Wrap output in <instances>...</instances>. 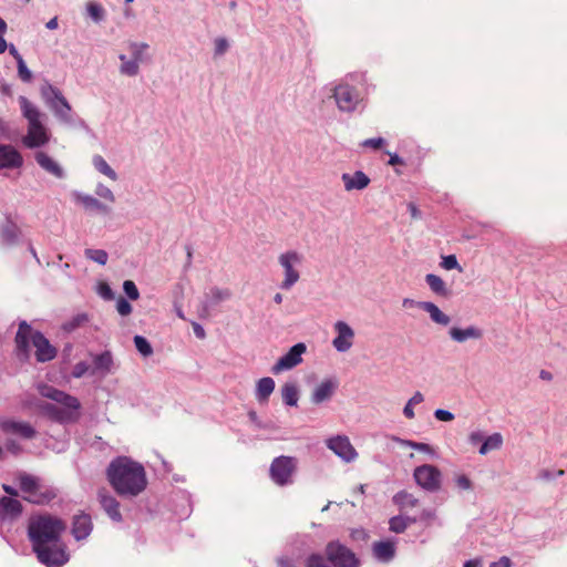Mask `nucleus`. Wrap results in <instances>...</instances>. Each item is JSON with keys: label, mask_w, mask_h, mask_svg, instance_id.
Instances as JSON below:
<instances>
[{"label": "nucleus", "mask_w": 567, "mask_h": 567, "mask_svg": "<svg viewBox=\"0 0 567 567\" xmlns=\"http://www.w3.org/2000/svg\"><path fill=\"white\" fill-rule=\"evenodd\" d=\"M65 524L50 515L33 516L29 523V536L41 563L49 567H60L68 561V555L59 538Z\"/></svg>", "instance_id": "nucleus-1"}, {"label": "nucleus", "mask_w": 567, "mask_h": 567, "mask_svg": "<svg viewBox=\"0 0 567 567\" xmlns=\"http://www.w3.org/2000/svg\"><path fill=\"white\" fill-rule=\"evenodd\" d=\"M107 478L121 496H136L147 485L144 467L127 457H118L109 465Z\"/></svg>", "instance_id": "nucleus-2"}, {"label": "nucleus", "mask_w": 567, "mask_h": 567, "mask_svg": "<svg viewBox=\"0 0 567 567\" xmlns=\"http://www.w3.org/2000/svg\"><path fill=\"white\" fill-rule=\"evenodd\" d=\"M19 104L23 116L28 120V133L23 137L27 147L34 148L47 144L50 133L42 123L40 111L24 96L19 97Z\"/></svg>", "instance_id": "nucleus-3"}, {"label": "nucleus", "mask_w": 567, "mask_h": 567, "mask_svg": "<svg viewBox=\"0 0 567 567\" xmlns=\"http://www.w3.org/2000/svg\"><path fill=\"white\" fill-rule=\"evenodd\" d=\"M29 341L35 348L38 361L44 362L55 357V349L41 333L33 331L27 323H21L16 337L18 350L25 353Z\"/></svg>", "instance_id": "nucleus-4"}, {"label": "nucleus", "mask_w": 567, "mask_h": 567, "mask_svg": "<svg viewBox=\"0 0 567 567\" xmlns=\"http://www.w3.org/2000/svg\"><path fill=\"white\" fill-rule=\"evenodd\" d=\"M14 477L21 491L25 494L24 498L29 502L42 504L55 497L54 489L37 476L18 472Z\"/></svg>", "instance_id": "nucleus-5"}, {"label": "nucleus", "mask_w": 567, "mask_h": 567, "mask_svg": "<svg viewBox=\"0 0 567 567\" xmlns=\"http://www.w3.org/2000/svg\"><path fill=\"white\" fill-rule=\"evenodd\" d=\"M360 80L359 75L349 74L334 87L333 97L339 110L351 112L357 107L360 99L354 83Z\"/></svg>", "instance_id": "nucleus-6"}, {"label": "nucleus", "mask_w": 567, "mask_h": 567, "mask_svg": "<svg viewBox=\"0 0 567 567\" xmlns=\"http://www.w3.org/2000/svg\"><path fill=\"white\" fill-rule=\"evenodd\" d=\"M302 255L296 250H288L278 257V261L284 269L285 279L280 287L290 289L300 278L298 268L302 262Z\"/></svg>", "instance_id": "nucleus-7"}, {"label": "nucleus", "mask_w": 567, "mask_h": 567, "mask_svg": "<svg viewBox=\"0 0 567 567\" xmlns=\"http://www.w3.org/2000/svg\"><path fill=\"white\" fill-rule=\"evenodd\" d=\"M416 484L427 492H436L442 485L441 471L431 464L416 466L413 472Z\"/></svg>", "instance_id": "nucleus-8"}, {"label": "nucleus", "mask_w": 567, "mask_h": 567, "mask_svg": "<svg viewBox=\"0 0 567 567\" xmlns=\"http://www.w3.org/2000/svg\"><path fill=\"white\" fill-rule=\"evenodd\" d=\"M326 554L329 561L336 567H358L359 565L355 555L339 542H330L327 545Z\"/></svg>", "instance_id": "nucleus-9"}, {"label": "nucleus", "mask_w": 567, "mask_h": 567, "mask_svg": "<svg viewBox=\"0 0 567 567\" xmlns=\"http://www.w3.org/2000/svg\"><path fill=\"white\" fill-rule=\"evenodd\" d=\"M326 444L336 455L347 463L358 457V452L346 435H336L327 439Z\"/></svg>", "instance_id": "nucleus-10"}, {"label": "nucleus", "mask_w": 567, "mask_h": 567, "mask_svg": "<svg viewBox=\"0 0 567 567\" xmlns=\"http://www.w3.org/2000/svg\"><path fill=\"white\" fill-rule=\"evenodd\" d=\"M296 467V461L289 456L277 457L270 467L272 480L280 485L287 484Z\"/></svg>", "instance_id": "nucleus-11"}, {"label": "nucleus", "mask_w": 567, "mask_h": 567, "mask_svg": "<svg viewBox=\"0 0 567 567\" xmlns=\"http://www.w3.org/2000/svg\"><path fill=\"white\" fill-rule=\"evenodd\" d=\"M334 331L337 337L332 341L333 347L340 352L348 351L353 344V329L344 321H337L334 323Z\"/></svg>", "instance_id": "nucleus-12"}, {"label": "nucleus", "mask_w": 567, "mask_h": 567, "mask_svg": "<svg viewBox=\"0 0 567 567\" xmlns=\"http://www.w3.org/2000/svg\"><path fill=\"white\" fill-rule=\"evenodd\" d=\"M306 352V346L303 343H297L290 351L278 360L272 367L271 371L275 374L280 373L284 370H289L301 362V355Z\"/></svg>", "instance_id": "nucleus-13"}, {"label": "nucleus", "mask_w": 567, "mask_h": 567, "mask_svg": "<svg viewBox=\"0 0 567 567\" xmlns=\"http://www.w3.org/2000/svg\"><path fill=\"white\" fill-rule=\"evenodd\" d=\"M128 48L132 59L127 60L123 54L120 56L122 61L121 72L125 75L133 76L138 72V62L142 60V53L147 48V45L132 43Z\"/></svg>", "instance_id": "nucleus-14"}, {"label": "nucleus", "mask_w": 567, "mask_h": 567, "mask_svg": "<svg viewBox=\"0 0 567 567\" xmlns=\"http://www.w3.org/2000/svg\"><path fill=\"white\" fill-rule=\"evenodd\" d=\"M0 429L7 435H14L21 439H31L35 434L34 429L29 423L11 419L1 421Z\"/></svg>", "instance_id": "nucleus-15"}, {"label": "nucleus", "mask_w": 567, "mask_h": 567, "mask_svg": "<svg viewBox=\"0 0 567 567\" xmlns=\"http://www.w3.org/2000/svg\"><path fill=\"white\" fill-rule=\"evenodd\" d=\"M22 165L21 154L10 145H0V168H17Z\"/></svg>", "instance_id": "nucleus-16"}, {"label": "nucleus", "mask_w": 567, "mask_h": 567, "mask_svg": "<svg viewBox=\"0 0 567 567\" xmlns=\"http://www.w3.org/2000/svg\"><path fill=\"white\" fill-rule=\"evenodd\" d=\"M341 179L343 182L344 189L348 192L361 190L370 183V178L361 171H357L353 174L344 173L342 174Z\"/></svg>", "instance_id": "nucleus-17"}, {"label": "nucleus", "mask_w": 567, "mask_h": 567, "mask_svg": "<svg viewBox=\"0 0 567 567\" xmlns=\"http://www.w3.org/2000/svg\"><path fill=\"white\" fill-rule=\"evenodd\" d=\"M42 396L49 398L58 403L65 405L69 409H76L79 406V402L75 398H72L65 394L62 391L55 390L51 386H43L40 390Z\"/></svg>", "instance_id": "nucleus-18"}, {"label": "nucleus", "mask_w": 567, "mask_h": 567, "mask_svg": "<svg viewBox=\"0 0 567 567\" xmlns=\"http://www.w3.org/2000/svg\"><path fill=\"white\" fill-rule=\"evenodd\" d=\"M338 388V383L336 380L328 379L322 381L312 393V401L315 403H322L333 395Z\"/></svg>", "instance_id": "nucleus-19"}, {"label": "nucleus", "mask_w": 567, "mask_h": 567, "mask_svg": "<svg viewBox=\"0 0 567 567\" xmlns=\"http://www.w3.org/2000/svg\"><path fill=\"white\" fill-rule=\"evenodd\" d=\"M92 529L91 517L86 514L76 515L73 519L72 533L76 539L85 538Z\"/></svg>", "instance_id": "nucleus-20"}, {"label": "nucleus", "mask_w": 567, "mask_h": 567, "mask_svg": "<svg viewBox=\"0 0 567 567\" xmlns=\"http://www.w3.org/2000/svg\"><path fill=\"white\" fill-rule=\"evenodd\" d=\"M35 161L48 173H50V174H52V175H54L56 177H62L63 176V171L60 167V165L51 156H49L47 153L38 152L35 154Z\"/></svg>", "instance_id": "nucleus-21"}, {"label": "nucleus", "mask_w": 567, "mask_h": 567, "mask_svg": "<svg viewBox=\"0 0 567 567\" xmlns=\"http://www.w3.org/2000/svg\"><path fill=\"white\" fill-rule=\"evenodd\" d=\"M374 556L382 561H389L395 554V542L383 540L373 545Z\"/></svg>", "instance_id": "nucleus-22"}, {"label": "nucleus", "mask_w": 567, "mask_h": 567, "mask_svg": "<svg viewBox=\"0 0 567 567\" xmlns=\"http://www.w3.org/2000/svg\"><path fill=\"white\" fill-rule=\"evenodd\" d=\"M100 503L102 507L105 509V512L109 514V516L114 520L121 519V513H120V504L116 501L115 497L112 495L105 494L103 492L100 493Z\"/></svg>", "instance_id": "nucleus-23"}, {"label": "nucleus", "mask_w": 567, "mask_h": 567, "mask_svg": "<svg viewBox=\"0 0 567 567\" xmlns=\"http://www.w3.org/2000/svg\"><path fill=\"white\" fill-rule=\"evenodd\" d=\"M417 307L421 308L422 310L426 311L434 322H436L439 324H443V326H446L450 323L449 316H446L444 312H442L439 309V307L435 306L434 303L427 302V301H422V302L417 303Z\"/></svg>", "instance_id": "nucleus-24"}, {"label": "nucleus", "mask_w": 567, "mask_h": 567, "mask_svg": "<svg viewBox=\"0 0 567 567\" xmlns=\"http://www.w3.org/2000/svg\"><path fill=\"white\" fill-rule=\"evenodd\" d=\"M275 390V381L271 378H262L258 381L256 396L260 403H266Z\"/></svg>", "instance_id": "nucleus-25"}, {"label": "nucleus", "mask_w": 567, "mask_h": 567, "mask_svg": "<svg viewBox=\"0 0 567 567\" xmlns=\"http://www.w3.org/2000/svg\"><path fill=\"white\" fill-rule=\"evenodd\" d=\"M451 337L458 342H462L466 339H478L482 337V332L480 329L475 327H468L466 329L452 328L450 330Z\"/></svg>", "instance_id": "nucleus-26"}, {"label": "nucleus", "mask_w": 567, "mask_h": 567, "mask_svg": "<svg viewBox=\"0 0 567 567\" xmlns=\"http://www.w3.org/2000/svg\"><path fill=\"white\" fill-rule=\"evenodd\" d=\"M0 509L4 515L14 517L21 513L22 504L17 498L4 496L0 499Z\"/></svg>", "instance_id": "nucleus-27"}, {"label": "nucleus", "mask_w": 567, "mask_h": 567, "mask_svg": "<svg viewBox=\"0 0 567 567\" xmlns=\"http://www.w3.org/2000/svg\"><path fill=\"white\" fill-rule=\"evenodd\" d=\"M282 400L287 405L295 406L299 400V390L293 383H286L281 389Z\"/></svg>", "instance_id": "nucleus-28"}, {"label": "nucleus", "mask_w": 567, "mask_h": 567, "mask_svg": "<svg viewBox=\"0 0 567 567\" xmlns=\"http://www.w3.org/2000/svg\"><path fill=\"white\" fill-rule=\"evenodd\" d=\"M426 282L430 286L431 290L439 296L447 297L449 290L446 288L445 282L436 275H427Z\"/></svg>", "instance_id": "nucleus-29"}, {"label": "nucleus", "mask_w": 567, "mask_h": 567, "mask_svg": "<svg viewBox=\"0 0 567 567\" xmlns=\"http://www.w3.org/2000/svg\"><path fill=\"white\" fill-rule=\"evenodd\" d=\"M393 441L400 443L401 445L410 446L412 449L424 452V453L429 454L430 456H436V450L430 444L419 443V442L409 441V440H402L399 437H393Z\"/></svg>", "instance_id": "nucleus-30"}, {"label": "nucleus", "mask_w": 567, "mask_h": 567, "mask_svg": "<svg viewBox=\"0 0 567 567\" xmlns=\"http://www.w3.org/2000/svg\"><path fill=\"white\" fill-rule=\"evenodd\" d=\"M502 443H503V439H502L501 434L495 433L493 435H489L487 439L484 440V442L480 449V453L486 454L487 452H489L492 450H497L501 447Z\"/></svg>", "instance_id": "nucleus-31"}, {"label": "nucleus", "mask_w": 567, "mask_h": 567, "mask_svg": "<svg viewBox=\"0 0 567 567\" xmlns=\"http://www.w3.org/2000/svg\"><path fill=\"white\" fill-rule=\"evenodd\" d=\"M93 164L100 173L104 174L105 176L113 181L116 179V173L110 167V165L105 162L103 157L95 156L93 158Z\"/></svg>", "instance_id": "nucleus-32"}, {"label": "nucleus", "mask_w": 567, "mask_h": 567, "mask_svg": "<svg viewBox=\"0 0 567 567\" xmlns=\"http://www.w3.org/2000/svg\"><path fill=\"white\" fill-rule=\"evenodd\" d=\"M424 400L422 393L420 392H416L410 400L409 402L406 403L404 410H403V413L404 415L408 417V419H413L414 417V406L415 405H419L420 403H422Z\"/></svg>", "instance_id": "nucleus-33"}, {"label": "nucleus", "mask_w": 567, "mask_h": 567, "mask_svg": "<svg viewBox=\"0 0 567 567\" xmlns=\"http://www.w3.org/2000/svg\"><path fill=\"white\" fill-rule=\"evenodd\" d=\"M85 256L101 265H105L107 261V254L102 249H86Z\"/></svg>", "instance_id": "nucleus-34"}, {"label": "nucleus", "mask_w": 567, "mask_h": 567, "mask_svg": "<svg viewBox=\"0 0 567 567\" xmlns=\"http://www.w3.org/2000/svg\"><path fill=\"white\" fill-rule=\"evenodd\" d=\"M389 524L392 532L402 533L408 526V519L401 516L392 517Z\"/></svg>", "instance_id": "nucleus-35"}, {"label": "nucleus", "mask_w": 567, "mask_h": 567, "mask_svg": "<svg viewBox=\"0 0 567 567\" xmlns=\"http://www.w3.org/2000/svg\"><path fill=\"white\" fill-rule=\"evenodd\" d=\"M134 343L136 349L143 354V355H150L152 353V347L147 342V340L141 336H136L134 338Z\"/></svg>", "instance_id": "nucleus-36"}, {"label": "nucleus", "mask_w": 567, "mask_h": 567, "mask_svg": "<svg viewBox=\"0 0 567 567\" xmlns=\"http://www.w3.org/2000/svg\"><path fill=\"white\" fill-rule=\"evenodd\" d=\"M305 567H330L324 558L320 555L313 554L310 555L306 561Z\"/></svg>", "instance_id": "nucleus-37"}, {"label": "nucleus", "mask_w": 567, "mask_h": 567, "mask_svg": "<svg viewBox=\"0 0 567 567\" xmlns=\"http://www.w3.org/2000/svg\"><path fill=\"white\" fill-rule=\"evenodd\" d=\"M394 501L400 506H414L416 504V499L411 494L405 492L395 495Z\"/></svg>", "instance_id": "nucleus-38"}, {"label": "nucleus", "mask_w": 567, "mask_h": 567, "mask_svg": "<svg viewBox=\"0 0 567 567\" xmlns=\"http://www.w3.org/2000/svg\"><path fill=\"white\" fill-rule=\"evenodd\" d=\"M123 289L126 296L131 300H137L140 297L138 289L136 288L135 284L132 280H125L123 284Z\"/></svg>", "instance_id": "nucleus-39"}, {"label": "nucleus", "mask_w": 567, "mask_h": 567, "mask_svg": "<svg viewBox=\"0 0 567 567\" xmlns=\"http://www.w3.org/2000/svg\"><path fill=\"white\" fill-rule=\"evenodd\" d=\"M87 12L92 19L99 21L103 18L104 10L100 4L91 2L87 6Z\"/></svg>", "instance_id": "nucleus-40"}, {"label": "nucleus", "mask_w": 567, "mask_h": 567, "mask_svg": "<svg viewBox=\"0 0 567 567\" xmlns=\"http://www.w3.org/2000/svg\"><path fill=\"white\" fill-rule=\"evenodd\" d=\"M56 102L53 107L55 111L62 115H64L68 111H70V106L63 96L55 94Z\"/></svg>", "instance_id": "nucleus-41"}, {"label": "nucleus", "mask_w": 567, "mask_h": 567, "mask_svg": "<svg viewBox=\"0 0 567 567\" xmlns=\"http://www.w3.org/2000/svg\"><path fill=\"white\" fill-rule=\"evenodd\" d=\"M18 72H19V76L21 78V80H23L25 82L30 81L32 78L31 72L28 70L22 58H19Z\"/></svg>", "instance_id": "nucleus-42"}, {"label": "nucleus", "mask_w": 567, "mask_h": 567, "mask_svg": "<svg viewBox=\"0 0 567 567\" xmlns=\"http://www.w3.org/2000/svg\"><path fill=\"white\" fill-rule=\"evenodd\" d=\"M116 309L121 316H128L132 312V306L124 298L117 300Z\"/></svg>", "instance_id": "nucleus-43"}, {"label": "nucleus", "mask_w": 567, "mask_h": 567, "mask_svg": "<svg viewBox=\"0 0 567 567\" xmlns=\"http://www.w3.org/2000/svg\"><path fill=\"white\" fill-rule=\"evenodd\" d=\"M441 266L446 270H451L454 268H458V262L454 255H450V256L443 257Z\"/></svg>", "instance_id": "nucleus-44"}, {"label": "nucleus", "mask_w": 567, "mask_h": 567, "mask_svg": "<svg viewBox=\"0 0 567 567\" xmlns=\"http://www.w3.org/2000/svg\"><path fill=\"white\" fill-rule=\"evenodd\" d=\"M96 194L104 199H107L112 203L114 202V195L112 190L106 186L100 185L97 187Z\"/></svg>", "instance_id": "nucleus-45"}, {"label": "nucleus", "mask_w": 567, "mask_h": 567, "mask_svg": "<svg viewBox=\"0 0 567 567\" xmlns=\"http://www.w3.org/2000/svg\"><path fill=\"white\" fill-rule=\"evenodd\" d=\"M384 145V140L379 137V138H370V140H365L363 143H362V146L363 147H371V148H374V150H379L381 148L382 146Z\"/></svg>", "instance_id": "nucleus-46"}, {"label": "nucleus", "mask_w": 567, "mask_h": 567, "mask_svg": "<svg viewBox=\"0 0 567 567\" xmlns=\"http://www.w3.org/2000/svg\"><path fill=\"white\" fill-rule=\"evenodd\" d=\"M99 293L101 295V297L107 300L113 298V291L106 282H101L99 285Z\"/></svg>", "instance_id": "nucleus-47"}, {"label": "nucleus", "mask_w": 567, "mask_h": 567, "mask_svg": "<svg viewBox=\"0 0 567 567\" xmlns=\"http://www.w3.org/2000/svg\"><path fill=\"white\" fill-rule=\"evenodd\" d=\"M435 417L440 421L449 422L454 419V415L445 410H436L434 413Z\"/></svg>", "instance_id": "nucleus-48"}, {"label": "nucleus", "mask_w": 567, "mask_h": 567, "mask_svg": "<svg viewBox=\"0 0 567 567\" xmlns=\"http://www.w3.org/2000/svg\"><path fill=\"white\" fill-rule=\"evenodd\" d=\"M456 484L462 489H467L471 487V481L465 475H458L456 477Z\"/></svg>", "instance_id": "nucleus-49"}, {"label": "nucleus", "mask_w": 567, "mask_h": 567, "mask_svg": "<svg viewBox=\"0 0 567 567\" xmlns=\"http://www.w3.org/2000/svg\"><path fill=\"white\" fill-rule=\"evenodd\" d=\"M6 449L16 455L21 453L22 451L21 446L12 440H8V442L6 443Z\"/></svg>", "instance_id": "nucleus-50"}, {"label": "nucleus", "mask_w": 567, "mask_h": 567, "mask_svg": "<svg viewBox=\"0 0 567 567\" xmlns=\"http://www.w3.org/2000/svg\"><path fill=\"white\" fill-rule=\"evenodd\" d=\"M212 293L213 296L217 299V300H224V299H227L230 293L228 290H218V289H215V290H212Z\"/></svg>", "instance_id": "nucleus-51"}, {"label": "nucleus", "mask_w": 567, "mask_h": 567, "mask_svg": "<svg viewBox=\"0 0 567 567\" xmlns=\"http://www.w3.org/2000/svg\"><path fill=\"white\" fill-rule=\"evenodd\" d=\"M489 567H511V559L507 557H502L499 560L491 564Z\"/></svg>", "instance_id": "nucleus-52"}, {"label": "nucleus", "mask_w": 567, "mask_h": 567, "mask_svg": "<svg viewBox=\"0 0 567 567\" xmlns=\"http://www.w3.org/2000/svg\"><path fill=\"white\" fill-rule=\"evenodd\" d=\"M470 441L472 444H478L481 442H484V435L481 432H473L470 435Z\"/></svg>", "instance_id": "nucleus-53"}, {"label": "nucleus", "mask_w": 567, "mask_h": 567, "mask_svg": "<svg viewBox=\"0 0 567 567\" xmlns=\"http://www.w3.org/2000/svg\"><path fill=\"white\" fill-rule=\"evenodd\" d=\"M227 49V41L224 39H217L216 40V50L218 53L225 52Z\"/></svg>", "instance_id": "nucleus-54"}, {"label": "nucleus", "mask_w": 567, "mask_h": 567, "mask_svg": "<svg viewBox=\"0 0 567 567\" xmlns=\"http://www.w3.org/2000/svg\"><path fill=\"white\" fill-rule=\"evenodd\" d=\"M194 332H195L196 337L199 339H203L205 337L204 329L197 323H194Z\"/></svg>", "instance_id": "nucleus-55"}, {"label": "nucleus", "mask_w": 567, "mask_h": 567, "mask_svg": "<svg viewBox=\"0 0 567 567\" xmlns=\"http://www.w3.org/2000/svg\"><path fill=\"white\" fill-rule=\"evenodd\" d=\"M86 205L90 206V207H93V208H102V205L94 198H87L85 200Z\"/></svg>", "instance_id": "nucleus-56"}, {"label": "nucleus", "mask_w": 567, "mask_h": 567, "mask_svg": "<svg viewBox=\"0 0 567 567\" xmlns=\"http://www.w3.org/2000/svg\"><path fill=\"white\" fill-rule=\"evenodd\" d=\"M389 164L392 166L403 164L402 159L398 155H391L389 159Z\"/></svg>", "instance_id": "nucleus-57"}, {"label": "nucleus", "mask_w": 567, "mask_h": 567, "mask_svg": "<svg viewBox=\"0 0 567 567\" xmlns=\"http://www.w3.org/2000/svg\"><path fill=\"white\" fill-rule=\"evenodd\" d=\"M2 488H3V491H4L7 494H9V495H11V496H13V497L18 496V492H17V489H14V488H13V487H11V486H9V485H6V484H4V485L2 486Z\"/></svg>", "instance_id": "nucleus-58"}, {"label": "nucleus", "mask_w": 567, "mask_h": 567, "mask_svg": "<svg viewBox=\"0 0 567 567\" xmlns=\"http://www.w3.org/2000/svg\"><path fill=\"white\" fill-rule=\"evenodd\" d=\"M417 303L416 301L412 300V299H404L403 300V307L405 308H412V307H417Z\"/></svg>", "instance_id": "nucleus-59"}, {"label": "nucleus", "mask_w": 567, "mask_h": 567, "mask_svg": "<svg viewBox=\"0 0 567 567\" xmlns=\"http://www.w3.org/2000/svg\"><path fill=\"white\" fill-rule=\"evenodd\" d=\"M47 28L50 30H54L58 28V18H52L48 23Z\"/></svg>", "instance_id": "nucleus-60"}, {"label": "nucleus", "mask_w": 567, "mask_h": 567, "mask_svg": "<svg viewBox=\"0 0 567 567\" xmlns=\"http://www.w3.org/2000/svg\"><path fill=\"white\" fill-rule=\"evenodd\" d=\"M8 45L3 38V35H0V54L3 53L7 50Z\"/></svg>", "instance_id": "nucleus-61"}, {"label": "nucleus", "mask_w": 567, "mask_h": 567, "mask_svg": "<svg viewBox=\"0 0 567 567\" xmlns=\"http://www.w3.org/2000/svg\"><path fill=\"white\" fill-rule=\"evenodd\" d=\"M9 51H10V54H12L14 56L17 62H19V58H22V56L18 53L17 49L13 45H11L9 48Z\"/></svg>", "instance_id": "nucleus-62"}, {"label": "nucleus", "mask_w": 567, "mask_h": 567, "mask_svg": "<svg viewBox=\"0 0 567 567\" xmlns=\"http://www.w3.org/2000/svg\"><path fill=\"white\" fill-rule=\"evenodd\" d=\"M480 560H468L465 563L464 567H480Z\"/></svg>", "instance_id": "nucleus-63"}, {"label": "nucleus", "mask_w": 567, "mask_h": 567, "mask_svg": "<svg viewBox=\"0 0 567 567\" xmlns=\"http://www.w3.org/2000/svg\"><path fill=\"white\" fill-rule=\"evenodd\" d=\"M540 378L543 380L549 381V380H551V373L543 370V371H540Z\"/></svg>", "instance_id": "nucleus-64"}]
</instances>
